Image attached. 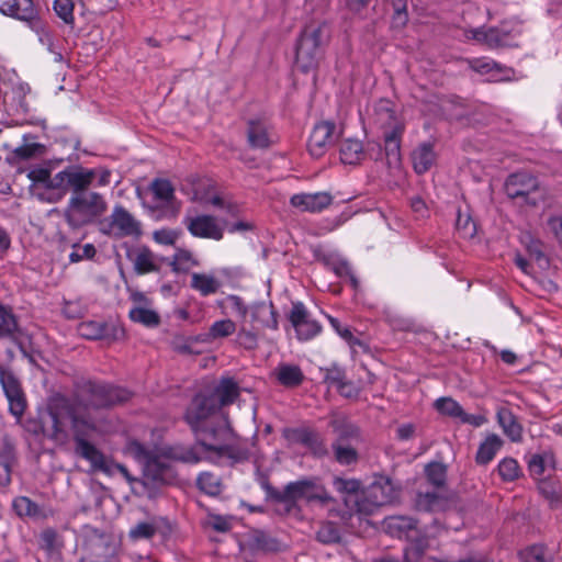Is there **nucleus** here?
<instances>
[{
  "label": "nucleus",
  "instance_id": "6e6d98bb",
  "mask_svg": "<svg viewBox=\"0 0 562 562\" xmlns=\"http://www.w3.org/2000/svg\"><path fill=\"white\" fill-rule=\"evenodd\" d=\"M334 272L340 278H347L353 289L359 285L358 279L355 277L350 265L345 260H338L333 263Z\"/></svg>",
  "mask_w": 562,
  "mask_h": 562
},
{
  "label": "nucleus",
  "instance_id": "39448f33",
  "mask_svg": "<svg viewBox=\"0 0 562 562\" xmlns=\"http://www.w3.org/2000/svg\"><path fill=\"white\" fill-rule=\"evenodd\" d=\"M400 495L398 487L384 475H379L357 497L356 512L360 515H372L379 507L393 503Z\"/></svg>",
  "mask_w": 562,
  "mask_h": 562
},
{
  "label": "nucleus",
  "instance_id": "473e14b6",
  "mask_svg": "<svg viewBox=\"0 0 562 562\" xmlns=\"http://www.w3.org/2000/svg\"><path fill=\"white\" fill-rule=\"evenodd\" d=\"M363 156V146L358 139H346L340 145V160L345 165H356Z\"/></svg>",
  "mask_w": 562,
  "mask_h": 562
},
{
  "label": "nucleus",
  "instance_id": "f03ea898",
  "mask_svg": "<svg viewBox=\"0 0 562 562\" xmlns=\"http://www.w3.org/2000/svg\"><path fill=\"white\" fill-rule=\"evenodd\" d=\"M86 391L87 397L76 403L57 398L49 405L48 414L53 424V436L58 438L59 435L65 434V422L69 420L74 431L76 452L87 460L94 471H101L109 476L121 473L132 484L136 479L123 464L108 459L88 441V438L94 434L102 432V427L92 415V409L126 402L131 397V392L120 386L94 382L88 383Z\"/></svg>",
  "mask_w": 562,
  "mask_h": 562
},
{
  "label": "nucleus",
  "instance_id": "c9c22d12",
  "mask_svg": "<svg viewBox=\"0 0 562 562\" xmlns=\"http://www.w3.org/2000/svg\"><path fill=\"white\" fill-rule=\"evenodd\" d=\"M27 177L32 181L33 194L40 200L45 201V192L48 181H50L49 170L46 168H33L29 171Z\"/></svg>",
  "mask_w": 562,
  "mask_h": 562
},
{
  "label": "nucleus",
  "instance_id": "3c124183",
  "mask_svg": "<svg viewBox=\"0 0 562 562\" xmlns=\"http://www.w3.org/2000/svg\"><path fill=\"white\" fill-rule=\"evenodd\" d=\"M74 8L72 0H55L53 5L57 16L68 25H74L75 23Z\"/></svg>",
  "mask_w": 562,
  "mask_h": 562
},
{
  "label": "nucleus",
  "instance_id": "20e7f679",
  "mask_svg": "<svg viewBox=\"0 0 562 562\" xmlns=\"http://www.w3.org/2000/svg\"><path fill=\"white\" fill-rule=\"evenodd\" d=\"M370 115L376 125L385 130L383 136L387 154L398 155L405 125L395 115L393 103L387 99L376 101Z\"/></svg>",
  "mask_w": 562,
  "mask_h": 562
},
{
  "label": "nucleus",
  "instance_id": "a878e982",
  "mask_svg": "<svg viewBox=\"0 0 562 562\" xmlns=\"http://www.w3.org/2000/svg\"><path fill=\"white\" fill-rule=\"evenodd\" d=\"M504 445L503 439L496 434H488L479 445L475 462L480 465L488 464L499 452Z\"/></svg>",
  "mask_w": 562,
  "mask_h": 562
},
{
  "label": "nucleus",
  "instance_id": "4c0bfd02",
  "mask_svg": "<svg viewBox=\"0 0 562 562\" xmlns=\"http://www.w3.org/2000/svg\"><path fill=\"white\" fill-rule=\"evenodd\" d=\"M134 269L138 274L153 272L157 269L153 252L147 248L139 249L134 257Z\"/></svg>",
  "mask_w": 562,
  "mask_h": 562
},
{
  "label": "nucleus",
  "instance_id": "aec40b11",
  "mask_svg": "<svg viewBox=\"0 0 562 562\" xmlns=\"http://www.w3.org/2000/svg\"><path fill=\"white\" fill-rule=\"evenodd\" d=\"M248 316H250L249 323L255 329L259 327L278 328L277 314L270 303L258 302L251 304Z\"/></svg>",
  "mask_w": 562,
  "mask_h": 562
},
{
  "label": "nucleus",
  "instance_id": "a18cd8bd",
  "mask_svg": "<svg viewBox=\"0 0 562 562\" xmlns=\"http://www.w3.org/2000/svg\"><path fill=\"white\" fill-rule=\"evenodd\" d=\"M425 473H426L428 482L430 484H432L434 486L441 487L445 485L447 469L442 463H440V462L429 463L425 469Z\"/></svg>",
  "mask_w": 562,
  "mask_h": 562
},
{
  "label": "nucleus",
  "instance_id": "13d9d810",
  "mask_svg": "<svg viewBox=\"0 0 562 562\" xmlns=\"http://www.w3.org/2000/svg\"><path fill=\"white\" fill-rule=\"evenodd\" d=\"M393 8H394L393 25L396 27L404 26L408 20V15L406 12V0H394Z\"/></svg>",
  "mask_w": 562,
  "mask_h": 562
},
{
  "label": "nucleus",
  "instance_id": "f8f14e48",
  "mask_svg": "<svg viewBox=\"0 0 562 562\" xmlns=\"http://www.w3.org/2000/svg\"><path fill=\"white\" fill-rule=\"evenodd\" d=\"M0 383L9 402L10 413L20 418L26 407V401L20 381L8 370L0 369Z\"/></svg>",
  "mask_w": 562,
  "mask_h": 562
},
{
  "label": "nucleus",
  "instance_id": "7c9ffc66",
  "mask_svg": "<svg viewBox=\"0 0 562 562\" xmlns=\"http://www.w3.org/2000/svg\"><path fill=\"white\" fill-rule=\"evenodd\" d=\"M95 175L94 169H68V186L74 189L75 193L86 192L85 189L93 182Z\"/></svg>",
  "mask_w": 562,
  "mask_h": 562
},
{
  "label": "nucleus",
  "instance_id": "f257e3e1",
  "mask_svg": "<svg viewBox=\"0 0 562 562\" xmlns=\"http://www.w3.org/2000/svg\"><path fill=\"white\" fill-rule=\"evenodd\" d=\"M239 392L240 387L234 379L222 378L210 395L194 396L186 413V420L196 437L194 447L177 445L148 449L143 443L132 440L127 443V452L143 465L147 475L159 481L171 476L173 461L198 463L202 459H207L215 463H235L245 460L246 451L228 442V429L213 427L209 420L223 406L233 404Z\"/></svg>",
  "mask_w": 562,
  "mask_h": 562
},
{
  "label": "nucleus",
  "instance_id": "69168bd1",
  "mask_svg": "<svg viewBox=\"0 0 562 562\" xmlns=\"http://www.w3.org/2000/svg\"><path fill=\"white\" fill-rule=\"evenodd\" d=\"M463 424H469L473 427H481L484 425L487 419L484 415L481 414H468L464 411L462 412V415L459 418Z\"/></svg>",
  "mask_w": 562,
  "mask_h": 562
},
{
  "label": "nucleus",
  "instance_id": "e433bc0d",
  "mask_svg": "<svg viewBox=\"0 0 562 562\" xmlns=\"http://www.w3.org/2000/svg\"><path fill=\"white\" fill-rule=\"evenodd\" d=\"M521 562H553V558L548 554L547 547L536 543L526 547L518 552Z\"/></svg>",
  "mask_w": 562,
  "mask_h": 562
},
{
  "label": "nucleus",
  "instance_id": "bf43d9fd",
  "mask_svg": "<svg viewBox=\"0 0 562 562\" xmlns=\"http://www.w3.org/2000/svg\"><path fill=\"white\" fill-rule=\"evenodd\" d=\"M156 532V527L151 522H139L130 531L133 539H149Z\"/></svg>",
  "mask_w": 562,
  "mask_h": 562
},
{
  "label": "nucleus",
  "instance_id": "4d7b16f0",
  "mask_svg": "<svg viewBox=\"0 0 562 562\" xmlns=\"http://www.w3.org/2000/svg\"><path fill=\"white\" fill-rule=\"evenodd\" d=\"M95 255V248L92 244H86L83 246H74L72 251L69 254V260L71 262H79L83 259H91Z\"/></svg>",
  "mask_w": 562,
  "mask_h": 562
},
{
  "label": "nucleus",
  "instance_id": "6e6552de",
  "mask_svg": "<svg viewBox=\"0 0 562 562\" xmlns=\"http://www.w3.org/2000/svg\"><path fill=\"white\" fill-rule=\"evenodd\" d=\"M99 228L113 238L138 237L142 234L140 222L122 205H115L112 213L100 221Z\"/></svg>",
  "mask_w": 562,
  "mask_h": 562
},
{
  "label": "nucleus",
  "instance_id": "338daca9",
  "mask_svg": "<svg viewBox=\"0 0 562 562\" xmlns=\"http://www.w3.org/2000/svg\"><path fill=\"white\" fill-rule=\"evenodd\" d=\"M56 540L57 533L53 529H46L41 535L42 547L47 551H52L55 548Z\"/></svg>",
  "mask_w": 562,
  "mask_h": 562
},
{
  "label": "nucleus",
  "instance_id": "412c9836",
  "mask_svg": "<svg viewBox=\"0 0 562 562\" xmlns=\"http://www.w3.org/2000/svg\"><path fill=\"white\" fill-rule=\"evenodd\" d=\"M528 469L535 480L546 479L555 470V458L551 451L535 453L528 461Z\"/></svg>",
  "mask_w": 562,
  "mask_h": 562
},
{
  "label": "nucleus",
  "instance_id": "052dcab7",
  "mask_svg": "<svg viewBox=\"0 0 562 562\" xmlns=\"http://www.w3.org/2000/svg\"><path fill=\"white\" fill-rule=\"evenodd\" d=\"M207 525L220 532H226L232 528L231 519L221 515H210L207 518Z\"/></svg>",
  "mask_w": 562,
  "mask_h": 562
},
{
  "label": "nucleus",
  "instance_id": "5fc2aeb1",
  "mask_svg": "<svg viewBox=\"0 0 562 562\" xmlns=\"http://www.w3.org/2000/svg\"><path fill=\"white\" fill-rule=\"evenodd\" d=\"M180 235V231L172 228H161L154 232L153 238L157 244L171 246L176 244Z\"/></svg>",
  "mask_w": 562,
  "mask_h": 562
},
{
  "label": "nucleus",
  "instance_id": "bb28decb",
  "mask_svg": "<svg viewBox=\"0 0 562 562\" xmlns=\"http://www.w3.org/2000/svg\"><path fill=\"white\" fill-rule=\"evenodd\" d=\"M190 286L202 296H210L217 293L222 282L213 273L194 272L191 274Z\"/></svg>",
  "mask_w": 562,
  "mask_h": 562
},
{
  "label": "nucleus",
  "instance_id": "72a5a7b5",
  "mask_svg": "<svg viewBox=\"0 0 562 562\" xmlns=\"http://www.w3.org/2000/svg\"><path fill=\"white\" fill-rule=\"evenodd\" d=\"M384 526L391 536L402 538L416 527V521L409 517L394 516L386 518Z\"/></svg>",
  "mask_w": 562,
  "mask_h": 562
},
{
  "label": "nucleus",
  "instance_id": "423d86ee",
  "mask_svg": "<svg viewBox=\"0 0 562 562\" xmlns=\"http://www.w3.org/2000/svg\"><path fill=\"white\" fill-rule=\"evenodd\" d=\"M283 498L289 502L304 501L306 504L331 508L335 498L318 477H304L290 482L283 490Z\"/></svg>",
  "mask_w": 562,
  "mask_h": 562
},
{
  "label": "nucleus",
  "instance_id": "1a4fd4ad",
  "mask_svg": "<svg viewBox=\"0 0 562 562\" xmlns=\"http://www.w3.org/2000/svg\"><path fill=\"white\" fill-rule=\"evenodd\" d=\"M151 194L150 209L158 212L157 217L171 218L179 212V203L175 198V189L169 180L155 179L149 186Z\"/></svg>",
  "mask_w": 562,
  "mask_h": 562
},
{
  "label": "nucleus",
  "instance_id": "c85d7f7f",
  "mask_svg": "<svg viewBox=\"0 0 562 562\" xmlns=\"http://www.w3.org/2000/svg\"><path fill=\"white\" fill-rule=\"evenodd\" d=\"M68 186V170H63L56 173L54 177L50 176L46 189L45 201L49 203L58 202L67 191Z\"/></svg>",
  "mask_w": 562,
  "mask_h": 562
},
{
  "label": "nucleus",
  "instance_id": "680f3d73",
  "mask_svg": "<svg viewBox=\"0 0 562 562\" xmlns=\"http://www.w3.org/2000/svg\"><path fill=\"white\" fill-rule=\"evenodd\" d=\"M330 383L338 390L341 395L346 397H351L357 394V389L351 383L345 381L342 378L330 376Z\"/></svg>",
  "mask_w": 562,
  "mask_h": 562
},
{
  "label": "nucleus",
  "instance_id": "ea45409f",
  "mask_svg": "<svg viewBox=\"0 0 562 562\" xmlns=\"http://www.w3.org/2000/svg\"><path fill=\"white\" fill-rule=\"evenodd\" d=\"M198 487L207 495L215 496L222 491L220 479L210 472H203L198 476Z\"/></svg>",
  "mask_w": 562,
  "mask_h": 562
},
{
  "label": "nucleus",
  "instance_id": "c756f323",
  "mask_svg": "<svg viewBox=\"0 0 562 562\" xmlns=\"http://www.w3.org/2000/svg\"><path fill=\"white\" fill-rule=\"evenodd\" d=\"M447 498L441 492L419 493L416 498V507L424 512H439L447 507Z\"/></svg>",
  "mask_w": 562,
  "mask_h": 562
},
{
  "label": "nucleus",
  "instance_id": "e2e57ef3",
  "mask_svg": "<svg viewBox=\"0 0 562 562\" xmlns=\"http://www.w3.org/2000/svg\"><path fill=\"white\" fill-rule=\"evenodd\" d=\"M349 217H350V215L344 212L340 215L335 216L334 218L325 220L323 222L324 226L322 227L323 233L333 232L334 229L341 226L346 221H348Z\"/></svg>",
  "mask_w": 562,
  "mask_h": 562
},
{
  "label": "nucleus",
  "instance_id": "4468645a",
  "mask_svg": "<svg viewBox=\"0 0 562 562\" xmlns=\"http://www.w3.org/2000/svg\"><path fill=\"white\" fill-rule=\"evenodd\" d=\"M290 322L300 340H310L319 331V324L313 319L302 302H295L290 313Z\"/></svg>",
  "mask_w": 562,
  "mask_h": 562
},
{
  "label": "nucleus",
  "instance_id": "5701e85b",
  "mask_svg": "<svg viewBox=\"0 0 562 562\" xmlns=\"http://www.w3.org/2000/svg\"><path fill=\"white\" fill-rule=\"evenodd\" d=\"M496 418L503 432L513 441L519 442L522 439V427L516 416L506 406H499L496 412Z\"/></svg>",
  "mask_w": 562,
  "mask_h": 562
},
{
  "label": "nucleus",
  "instance_id": "603ef678",
  "mask_svg": "<svg viewBox=\"0 0 562 562\" xmlns=\"http://www.w3.org/2000/svg\"><path fill=\"white\" fill-rule=\"evenodd\" d=\"M32 30L36 33L38 42L46 47L48 52H54L56 48L54 35L45 27L37 19L30 24Z\"/></svg>",
  "mask_w": 562,
  "mask_h": 562
},
{
  "label": "nucleus",
  "instance_id": "49530a36",
  "mask_svg": "<svg viewBox=\"0 0 562 562\" xmlns=\"http://www.w3.org/2000/svg\"><path fill=\"white\" fill-rule=\"evenodd\" d=\"M498 473L504 481H515L520 475V467L513 458H504L498 463Z\"/></svg>",
  "mask_w": 562,
  "mask_h": 562
},
{
  "label": "nucleus",
  "instance_id": "dca6fc26",
  "mask_svg": "<svg viewBox=\"0 0 562 562\" xmlns=\"http://www.w3.org/2000/svg\"><path fill=\"white\" fill-rule=\"evenodd\" d=\"M333 195L329 192L296 193L290 198V204L301 211L308 213H319L327 209L333 202Z\"/></svg>",
  "mask_w": 562,
  "mask_h": 562
},
{
  "label": "nucleus",
  "instance_id": "a211bd4d",
  "mask_svg": "<svg viewBox=\"0 0 562 562\" xmlns=\"http://www.w3.org/2000/svg\"><path fill=\"white\" fill-rule=\"evenodd\" d=\"M0 12L30 24L37 19V12L32 0H1Z\"/></svg>",
  "mask_w": 562,
  "mask_h": 562
},
{
  "label": "nucleus",
  "instance_id": "09e8293b",
  "mask_svg": "<svg viewBox=\"0 0 562 562\" xmlns=\"http://www.w3.org/2000/svg\"><path fill=\"white\" fill-rule=\"evenodd\" d=\"M456 227L459 234L464 238H472L476 233V224L469 214L458 212Z\"/></svg>",
  "mask_w": 562,
  "mask_h": 562
},
{
  "label": "nucleus",
  "instance_id": "58836bf2",
  "mask_svg": "<svg viewBox=\"0 0 562 562\" xmlns=\"http://www.w3.org/2000/svg\"><path fill=\"white\" fill-rule=\"evenodd\" d=\"M176 272H187L191 268L199 266L198 259L187 249H177L171 262Z\"/></svg>",
  "mask_w": 562,
  "mask_h": 562
},
{
  "label": "nucleus",
  "instance_id": "f704fd0d",
  "mask_svg": "<svg viewBox=\"0 0 562 562\" xmlns=\"http://www.w3.org/2000/svg\"><path fill=\"white\" fill-rule=\"evenodd\" d=\"M128 316L133 322L149 328L157 327L160 323L159 314L148 306L135 305L130 310Z\"/></svg>",
  "mask_w": 562,
  "mask_h": 562
},
{
  "label": "nucleus",
  "instance_id": "b1692460",
  "mask_svg": "<svg viewBox=\"0 0 562 562\" xmlns=\"http://www.w3.org/2000/svg\"><path fill=\"white\" fill-rule=\"evenodd\" d=\"M272 375L279 384L289 389L299 386L304 380L301 368L291 363H279L273 370Z\"/></svg>",
  "mask_w": 562,
  "mask_h": 562
},
{
  "label": "nucleus",
  "instance_id": "cd10ccee",
  "mask_svg": "<svg viewBox=\"0 0 562 562\" xmlns=\"http://www.w3.org/2000/svg\"><path fill=\"white\" fill-rule=\"evenodd\" d=\"M467 36L491 48L502 46L506 43L505 34L495 27L472 29L467 33Z\"/></svg>",
  "mask_w": 562,
  "mask_h": 562
},
{
  "label": "nucleus",
  "instance_id": "f3484780",
  "mask_svg": "<svg viewBox=\"0 0 562 562\" xmlns=\"http://www.w3.org/2000/svg\"><path fill=\"white\" fill-rule=\"evenodd\" d=\"M469 64L472 70L484 76L487 81L497 82L509 79L510 69L501 66L491 58H474Z\"/></svg>",
  "mask_w": 562,
  "mask_h": 562
},
{
  "label": "nucleus",
  "instance_id": "393cba45",
  "mask_svg": "<svg viewBox=\"0 0 562 562\" xmlns=\"http://www.w3.org/2000/svg\"><path fill=\"white\" fill-rule=\"evenodd\" d=\"M247 138L251 147H268L271 143L268 123L261 119L250 120L248 122Z\"/></svg>",
  "mask_w": 562,
  "mask_h": 562
},
{
  "label": "nucleus",
  "instance_id": "de8ad7c7",
  "mask_svg": "<svg viewBox=\"0 0 562 562\" xmlns=\"http://www.w3.org/2000/svg\"><path fill=\"white\" fill-rule=\"evenodd\" d=\"M333 484L337 492L348 496L355 495V502L357 497L361 496V493L358 494L361 487V483L358 480L335 477Z\"/></svg>",
  "mask_w": 562,
  "mask_h": 562
},
{
  "label": "nucleus",
  "instance_id": "c03bdc74",
  "mask_svg": "<svg viewBox=\"0 0 562 562\" xmlns=\"http://www.w3.org/2000/svg\"><path fill=\"white\" fill-rule=\"evenodd\" d=\"M236 331V324L232 319H220L212 324L209 330L210 339H218L231 336Z\"/></svg>",
  "mask_w": 562,
  "mask_h": 562
},
{
  "label": "nucleus",
  "instance_id": "8fccbe9b",
  "mask_svg": "<svg viewBox=\"0 0 562 562\" xmlns=\"http://www.w3.org/2000/svg\"><path fill=\"white\" fill-rule=\"evenodd\" d=\"M12 506L15 513L21 517H34L40 513L38 506L25 496L14 498Z\"/></svg>",
  "mask_w": 562,
  "mask_h": 562
},
{
  "label": "nucleus",
  "instance_id": "ddd939ff",
  "mask_svg": "<svg viewBox=\"0 0 562 562\" xmlns=\"http://www.w3.org/2000/svg\"><path fill=\"white\" fill-rule=\"evenodd\" d=\"M338 136L339 133L334 123L328 121L317 123L308 139L307 149L310 154L315 158L322 157Z\"/></svg>",
  "mask_w": 562,
  "mask_h": 562
},
{
  "label": "nucleus",
  "instance_id": "7ed1b4c3",
  "mask_svg": "<svg viewBox=\"0 0 562 562\" xmlns=\"http://www.w3.org/2000/svg\"><path fill=\"white\" fill-rule=\"evenodd\" d=\"M323 29V25H307L297 40L295 67L303 74H314L319 66Z\"/></svg>",
  "mask_w": 562,
  "mask_h": 562
},
{
  "label": "nucleus",
  "instance_id": "6ab92c4d",
  "mask_svg": "<svg viewBox=\"0 0 562 562\" xmlns=\"http://www.w3.org/2000/svg\"><path fill=\"white\" fill-rule=\"evenodd\" d=\"M414 171L418 175L426 173L436 164L437 153L434 142L418 144L411 154Z\"/></svg>",
  "mask_w": 562,
  "mask_h": 562
},
{
  "label": "nucleus",
  "instance_id": "79ce46f5",
  "mask_svg": "<svg viewBox=\"0 0 562 562\" xmlns=\"http://www.w3.org/2000/svg\"><path fill=\"white\" fill-rule=\"evenodd\" d=\"M434 405L440 414L452 418L459 419L463 412L461 405L451 397L437 398Z\"/></svg>",
  "mask_w": 562,
  "mask_h": 562
},
{
  "label": "nucleus",
  "instance_id": "0eeeda50",
  "mask_svg": "<svg viewBox=\"0 0 562 562\" xmlns=\"http://www.w3.org/2000/svg\"><path fill=\"white\" fill-rule=\"evenodd\" d=\"M106 202L100 193L78 192L70 200L65 216L72 226L92 222L106 211Z\"/></svg>",
  "mask_w": 562,
  "mask_h": 562
},
{
  "label": "nucleus",
  "instance_id": "864d4df0",
  "mask_svg": "<svg viewBox=\"0 0 562 562\" xmlns=\"http://www.w3.org/2000/svg\"><path fill=\"white\" fill-rule=\"evenodd\" d=\"M226 301L229 303L232 313L240 318V324L248 323V314L250 306L246 305L238 295H228Z\"/></svg>",
  "mask_w": 562,
  "mask_h": 562
},
{
  "label": "nucleus",
  "instance_id": "9d476101",
  "mask_svg": "<svg viewBox=\"0 0 562 562\" xmlns=\"http://www.w3.org/2000/svg\"><path fill=\"white\" fill-rule=\"evenodd\" d=\"M188 232L196 238L221 240L224 236V224L209 214H190L183 218Z\"/></svg>",
  "mask_w": 562,
  "mask_h": 562
},
{
  "label": "nucleus",
  "instance_id": "0e129e2a",
  "mask_svg": "<svg viewBox=\"0 0 562 562\" xmlns=\"http://www.w3.org/2000/svg\"><path fill=\"white\" fill-rule=\"evenodd\" d=\"M238 339L241 345L249 349L254 348L257 344L256 335L252 331L247 330L245 328V324H241L240 326V329L238 331Z\"/></svg>",
  "mask_w": 562,
  "mask_h": 562
},
{
  "label": "nucleus",
  "instance_id": "2f4dec72",
  "mask_svg": "<svg viewBox=\"0 0 562 562\" xmlns=\"http://www.w3.org/2000/svg\"><path fill=\"white\" fill-rule=\"evenodd\" d=\"M538 490L551 507H559L562 504V490L558 480L551 476L538 480Z\"/></svg>",
  "mask_w": 562,
  "mask_h": 562
},
{
  "label": "nucleus",
  "instance_id": "9b49d317",
  "mask_svg": "<svg viewBox=\"0 0 562 562\" xmlns=\"http://www.w3.org/2000/svg\"><path fill=\"white\" fill-rule=\"evenodd\" d=\"M539 191V182L536 177L528 172H516L510 175L505 182V192L510 199L525 198L526 202L535 205L536 198L530 194Z\"/></svg>",
  "mask_w": 562,
  "mask_h": 562
},
{
  "label": "nucleus",
  "instance_id": "2eb2a0df",
  "mask_svg": "<svg viewBox=\"0 0 562 562\" xmlns=\"http://www.w3.org/2000/svg\"><path fill=\"white\" fill-rule=\"evenodd\" d=\"M284 438L289 443L300 445L315 456L327 453L326 445L321 436L310 428H288L284 430Z\"/></svg>",
  "mask_w": 562,
  "mask_h": 562
},
{
  "label": "nucleus",
  "instance_id": "a19ab883",
  "mask_svg": "<svg viewBox=\"0 0 562 562\" xmlns=\"http://www.w3.org/2000/svg\"><path fill=\"white\" fill-rule=\"evenodd\" d=\"M78 333L87 339H100L105 336L106 327L97 321H86L79 325Z\"/></svg>",
  "mask_w": 562,
  "mask_h": 562
},
{
  "label": "nucleus",
  "instance_id": "4be33fe9",
  "mask_svg": "<svg viewBox=\"0 0 562 562\" xmlns=\"http://www.w3.org/2000/svg\"><path fill=\"white\" fill-rule=\"evenodd\" d=\"M359 437V430L356 426H348L346 431L340 432V438L333 445L336 460L344 465H349L357 461V451L350 447L344 445L342 440L347 438L357 439Z\"/></svg>",
  "mask_w": 562,
  "mask_h": 562
},
{
  "label": "nucleus",
  "instance_id": "37998d69",
  "mask_svg": "<svg viewBox=\"0 0 562 562\" xmlns=\"http://www.w3.org/2000/svg\"><path fill=\"white\" fill-rule=\"evenodd\" d=\"M16 328L18 323L11 308L0 303V338L12 335Z\"/></svg>",
  "mask_w": 562,
  "mask_h": 562
},
{
  "label": "nucleus",
  "instance_id": "774afa93",
  "mask_svg": "<svg viewBox=\"0 0 562 562\" xmlns=\"http://www.w3.org/2000/svg\"><path fill=\"white\" fill-rule=\"evenodd\" d=\"M415 434V426L411 423L402 424L396 429V437L400 440H409Z\"/></svg>",
  "mask_w": 562,
  "mask_h": 562
}]
</instances>
